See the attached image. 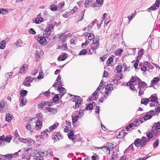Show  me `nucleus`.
Instances as JSON below:
<instances>
[{"instance_id":"f257e3e1","label":"nucleus","mask_w":160,"mask_h":160,"mask_svg":"<svg viewBox=\"0 0 160 160\" xmlns=\"http://www.w3.org/2000/svg\"><path fill=\"white\" fill-rule=\"evenodd\" d=\"M127 85L129 86L130 89L133 92L138 91L140 96L143 94L147 84L137 76L132 77L130 81L127 82Z\"/></svg>"},{"instance_id":"f03ea898","label":"nucleus","mask_w":160,"mask_h":160,"mask_svg":"<svg viewBox=\"0 0 160 160\" xmlns=\"http://www.w3.org/2000/svg\"><path fill=\"white\" fill-rule=\"evenodd\" d=\"M149 141L145 137L143 136L141 138H137L134 141V144L137 147H145L147 142Z\"/></svg>"},{"instance_id":"7ed1b4c3","label":"nucleus","mask_w":160,"mask_h":160,"mask_svg":"<svg viewBox=\"0 0 160 160\" xmlns=\"http://www.w3.org/2000/svg\"><path fill=\"white\" fill-rule=\"evenodd\" d=\"M48 153L47 150H40L36 153V160H43L44 158L48 156Z\"/></svg>"},{"instance_id":"20e7f679","label":"nucleus","mask_w":160,"mask_h":160,"mask_svg":"<svg viewBox=\"0 0 160 160\" xmlns=\"http://www.w3.org/2000/svg\"><path fill=\"white\" fill-rule=\"evenodd\" d=\"M70 96H73L72 95H70ZM73 101L75 102V105L74 108H78L80 106L82 102V98H81L80 97L78 96H73Z\"/></svg>"},{"instance_id":"39448f33","label":"nucleus","mask_w":160,"mask_h":160,"mask_svg":"<svg viewBox=\"0 0 160 160\" xmlns=\"http://www.w3.org/2000/svg\"><path fill=\"white\" fill-rule=\"evenodd\" d=\"M54 26L53 24L50 25L48 28H47L44 30L45 32L43 33V35L45 37L49 36L51 32V29H53Z\"/></svg>"},{"instance_id":"423d86ee","label":"nucleus","mask_w":160,"mask_h":160,"mask_svg":"<svg viewBox=\"0 0 160 160\" xmlns=\"http://www.w3.org/2000/svg\"><path fill=\"white\" fill-rule=\"evenodd\" d=\"M100 44H91V48L88 50V53L89 55L92 54L94 52H96L95 51L99 48Z\"/></svg>"},{"instance_id":"0eeeda50","label":"nucleus","mask_w":160,"mask_h":160,"mask_svg":"<svg viewBox=\"0 0 160 160\" xmlns=\"http://www.w3.org/2000/svg\"><path fill=\"white\" fill-rule=\"evenodd\" d=\"M47 37H45L44 35L43 36H39L37 38V40L41 45H45L47 43V40L46 39V38Z\"/></svg>"},{"instance_id":"6e6552de","label":"nucleus","mask_w":160,"mask_h":160,"mask_svg":"<svg viewBox=\"0 0 160 160\" xmlns=\"http://www.w3.org/2000/svg\"><path fill=\"white\" fill-rule=\"evenodd\" d=\"M153 128L154 130L157 132L154 133L155 135L160 134V123L159 122L155 123Z\"/></svg>"},{"instance_id":"1a4fd4ad","label":"nucleus","mask_w":160,"mask_h":160,"mask_svg":"<svg viewBox=\"0 0 160 160\" xmlns=\"http://www.w3.org/2000/svg\"><path fill=\"white\" fill-rule=\"evenodd\" d=\"M41 13L37 15V17L35 19L34 22L36 24H39L43 22V19L41 17Z\"/></svg>"},{"instance_id":"9d476101","label":"nucleus","mask_w":160,"mask_h":160,"mask_svg":"<svg viewBox=\"0 0 160 160\" xmlns=\"http://www.w3.org/2000/svg\"><path fill=\"white\" fill-rule=\"evenodd\" d=\"M48 133H50L48 130L45 129L41 133V138H47L48 137Z\"/></svg>"},{"instance_id":"9b49d317","label":"nucleus","mask_w":160,"mask_h":160,"mask_svg":"<svg viewBox=\"0 0 160 160\" xmlns=\"http://www.w3.org/2000/svg\"><path fill=\"white\" fill-rule=\"evenodd\" d=\"M62 138L63 136L60 132L56 133L55 135L54 136L53 138L55 142L59 141L60 140L62 139Z\"/></svg>"},{"instance_id":"f8f14e48","label":"nucleus","mask_w":160,"mask_h":160,"mask_svg":"<svg viewBox=\"0 0 160 160\" xmlns=\"http://www.w3.org/2000/svg\"><path fill=\"white\" fill-rule=\"evenodd\" d=\"M160 79H159L158 77H155L153 79L151 80L150 86H154L156 85H157L158 82L160 80Z\"/></svg>"},{"instance_id":"ddd939ff","label":"nucleus","mask_w":160,"mask_h":160,"mask_svg":"<svg viewBox=\"0 0 160 160\" xmlns=\"http://www.w3.org/2000/svg\"><path fill=\"white\" fill-rule=\"evenodd\" d=\"M42 126V123L41 121L39 120H37L36 122L35 129L36 130H39L41 128Z\"/></svg>"},{"instance_id":"4468645a","label":"nucleus","mask_w":160,"mask_h":160,"mask_svg":"<svg viewBox=\"0 0 160 160\" xmlns=\"http://www.w3.org/2000/svg\"><path fill=\"white\" fill-rule=\"evenodd\" d=\"M28 69V65L26 64H24L23 65L22 68H21L19 71L20 73H26Z\"/></svg>"},{"instance_id":"2eb2a0df","label":"nucleus","mask_w":160,"mask_h":160,"mask_svg":"<svg viewBox=\"0 0 160 160\" xmlns=\"http://www.w3.org/2000/svg\"><path fill=\"white\" fill-rule=\"evenodd\" d=\"M126 135V132H125L124 130H122L121 132L118 133L117 136V137L118 138H123L124 136Z\"/></svg>"},{"instance_id":"dca6fc26","label":"nucleus","mask_w":160,"mask_h":160,"mask_svg":"<svg viewBox=\"0 0 160 160\" xmlns=\"http://www.w3.org/2000/svg\"><path fill=\"white\" fill-rule=\"evenodd\" d=\"M149 101H150L151 102H155L157 101V102H158L157 101V96L155 94H153L149 98Z\"/></svg>"},{"instance_id":"f3484780","label":"nucleus","mask_w":160,"mask_h":160,"mask_svg":"<svg viewBox=\"0 0 160 160\" xmlns=\"http://www.w3.org/2000/svg\"><path fill=\"white\" fill-rule=\"evenodd\" d=\"M68 137L69 138L73 141L75 138V136L73 133L72 131L70 132V133L68 134Z\"/></svg>"},{"instance_id":"a211bd4d","label":"nucleus","mask_w":160,"mask_h":160,"mask_svg":"<svg viewBox=\"0 0 160 160\" xmlns=\"http://www.w3.org/2000/svg\"><path fill=\"white\" fill-rule=\"evenodd\" d=\"M144 50L143 49H141L138 53V56L137 57V59H140L141 58V56L144 54Z\"/></svg>"},{"instance_id":"6ab92c4d","label":"nucleus","mask_w":160,"mask_h":160,"mask_svg":"<svg viewBox=\"0 0 160 160\" xmlns=\"http://www.w3.org/2000/svg\"><path fill=\"white\" fill-rule=\"evenodd\" d=\"M113 145V144L112 143H107L106 145V148L110 152L113 150L114 148Z\"/></svg>"},{"instance_id":"aec40b11","label":"nucleus","mask_w":160,"mask_h":160,"mask_svg":"<svg viewBox=\"0 0 160 160\" xmlns=\"http://www.w3.org/2000/svg\"><path fill=\"white\" fill-rule=\"evenodd\" d=\"M118 157V153L116 152L113 151L111 155L110 160H116Z\"/></svg>"},{"instance_id":"412c9836","label":"nucleus","mask_w":160,"mask_h":160,"mask_svg":"<svg viewBox=\"0 0 160 160\" xmlns=\"http://www.w3.org/2000/svg\"><path fill=\"white\" fill-rule=\"evenodd\" d=\"M12 114L8 113L6 115L5 120L6 121L9 122H10L12 118Z\"/></svg>"},{"instance_id":"4be33fe9","label":"nucleus","mask_w":160,"mask_h":160,"mask_svg":"<svg viewBox=\"0 0 160 160\" xmlns=\"http://www.w3.org/2000/svg\"><path fill=\"white\" fill-rule=\"evenodd\" d=\"M23 42L20 39H18L17 40L15 44L18 47H21L22 46Z\"/></svg>"},{"instance_id":"5701e85b","label":"nucleus","mask_w":160,"mask_h":160,"mask_svg":"<svg viewBox=\"0 0 160 160\" xmlns=\"http://www.w3.org/2000/svg\"><path fill=\"white\" fill-rule=\"evenodd\" d=\"M59 125V123H54L53 125L50 126L49 128V130L51 131L54 129H55L56 128L58 127Z\"/></svg>"},{"instance_id":"b1692460","label":"nucleus","mask_w":160,"mask_h":160,"mask_svg":"<svg viewBox=\"0 0 160 160\" xmlns=\"http://www.w3.org/2000/svg\"><path fill=\"white\" fill-rule=\"evenodd\" d=\"M67 58V57L65 55H62L59 56L58 58V61H63L65 60Z\"/></svg>"},{"instance_id":"393cba45","label":"nucleus","mask_w":160,"mask_h":160,"mask_svg":"<svg viewBox=\"0 0 160 160\" xmlns=\"http://www.w3.org/2000/svg\"><path fill=\"white\" fill-rule=\"evenodd\" d=\"M79 118V116L78 115H75L74 116H72V123H75L77 122Z\"/></svg>"},{"instance_id":"a878e982","label":"nucleus","mask_w":160,"mask_h":160,"mask_svg":"<svg viewBox=\"0 0 160 160\" xmlns=\"http://www.w3.org/2000/svg\"><path fill=\"white\" fill-rule=\"evenodd\" d=\"M47 111L49 112H52L55 113L57 112V109L53 108L48 107L47 108Z\"/></svg>"},{"instance_id":"bb28decb","label":"nucleus","mask_w":160,"mask_h":160,"mask_svg":"<svg viewBox=\"0 0 160 160\" xmlns=\"http://www.w3.org/2000/svg\"><path fill=\"white\" fill-rule=\"evenodd\" d=\"M6 45V41L4 40H2L0 42V48L3 49L4 48Z\"/></svg>"},{"instance_id":"cd10ccee","label":"nucleus","mask_w":160,"mask_h":160,"mask_svg":"<svg viewBox=\"0 0 160 160\" xmlns=\"http://www.w3.org/2000/svg\"><path fill=\"white\" fill-rule=\"evenodd\" d=\"M116 70L117 72L118 73L121 72L122 70V66L120 65H118L116 67Z\"/></svg>"},{"instance_id":"c85d7f7f","label":"nucleus","mask_w":160,"mask_h":160,"mask_svg":"<svg viewBox=\"0 0 160 160\" xmlns=\"http://www.w3.org/2000/svg\"><path fill=\"white\" fill-rule=\"evenodd\" d=\"M58 90L59 92L61 94L63 92L64 93V92L66 91L65 89L64 88L61 86L58 87Z\"/></svg>"},{"instance_id":"c756f323","label":"nucleus","mask_w":160,"mask_h":160,"mask_svg":"<svg viewBox=\"0 0 160 160\" xmlns=\"http://www.w3.org/2000/svg\"><path fill=\"white\" fill-rule=\"evenodd\" d=\"M44 74L43 73L42 71L41 70L39 72V74L38 77V79H42L44 78Z\"/></svg>"},{"instance_id":"7c9ffc66","label":"nucleus","mask_w":160,"mask_h":160,"mask_svg":"<svg viewBox=\"0 0 160 160\" xmlns=\"http://www.w3.org/2000/svg\"><path fill=\"white\" fill-rule=\"evenodd\" d=\"M8 13V12L6 9L2 8L0 9V14L4 15Z\"/></svg>"},{"instance_id":"2f4dec72","label":"nucleus","mask_w":160,"mask_h":160,"mask_svg":"<svg viewBox=\"0 0 160 160\" xmlns=\"http://www.w3.org/2000/svg\"><path fill=\"white\" fill-rule=\"evenodd\" d=\"M88 38L89 40L91 41L92 39L95 38V35L93 33H90L89 34Z\"/></svg>"},{"instance_id":"473e14b6","label":"nucleus","mask_w":160,"mask_h":160,"mask_svg":"<svg viewBox=\"0 0 160 160\" xmlns=\"http://www.w3.org/2000/svg\"><path fill=\"white\" fill-rule=\"evenodd\" d=\"M99 38H95L93 39L92 42V43L91 44H100V43L99 42Z\"/></svg>"},{"instance_id":"72a5a7b5","label":"nucleus","mask_w":160,"mask_h":160,"mask_svg":"<svg viewBox=\"0 0 160 160\" xmlns=\"http://www.w3.org/2000/svg\"><path fill=\"white\" fill-rule=\"evenodd\" d=\"M5 103L3 101L0 102V111H2L5 107Z\"/></svg>"},{"instance_id":"f704fd0d","label":"nucleus","mask_w":160,"mask_h":160,"mask_svg":"<svg viewBox=\"0 0 160 160\" xmlns=\"http://www.w3.org/2000/svg\"><path fill=\"white\" fill-rule=\"evenodd\" d=\"M27 103V100L25 98H23L21 102H20V106L21 107V106H23L24 105H25Z\"/></svg>"},{"instance_id":"c9c22d12","label":"nucleus","mask_w":160,"mask_h":160,"mask_svg":"<svg viewBox=\"0 0 160 160\" xmlns=\"http://www.w3.org/2000/svg\"><path fill=\"white\" fill-rule=\"evenodd\" d=\"M38 106L39 108H43L44 106H46L45 105V101H43L39 103L38 104Z\"/></svg>"},{"instance_id":"e433bc0d","label":"nucleus","mask_w":160,"mask_h":160,"mask_svg":"<svg viewBox=\"0 0 160 160\" xmlns=\"http://www.w3.org/2000/svg\"><path fill=\"white\" fill-rule=\"evenodd\" d=\"M100 149H102V150L104 152L107 153H110V151H109V150L107 148L106 146L105 147H102L101 148H99Z\"/></svg>"},{"instance_id":"4c0bfd02","label":"nucleus","mask_w":160,"mask_h":160,"mask_svg":"<svg viewBox=\"0 0 160 160\" xmlns=\"http://www.w3.org/2000/svg\"><path fill=\"white\" fill-rule=\"evenodd\" d=\"M98 92L97 91H95L92 94V96L94 97V98L92 99V100H96L97 99V97H98Z\"/></svg>"},{"instance_id":"58836bf2","label":"nucleus","mask_w":160,"mask_h":160,"mask_svg":"<svg viewBox=\"0 0 160 160\" xmlns=\"http://www.w3.org/2000/svg\"><path fill=\"white\" fill-rule=\"evenodd\" d=\"M113 88L112 86V84H109V85H108L106 88V90H110L111 91V90L113 89Z\"/></svg>"},{"instance_id":"ea45409f","label":"nucleus","mask_w":160,"mask_h":160,"mask_svg":"<svg viewBox=\"0 0 160 160\" xmlns=\"http://www.w3.org/2000/svg\"><path fill=\"white\" fill-rule=\"evenodd\" d=\"M88 51L86 49H83L81 51L78 55H85L87 54Z\"/></svg>"},{"instance_id":"a19ab883","label":"nucleus","mask_w":160,"mask_h":160,"mask_svg":"<svg viewBox=\"0 0 160 160\" xmlns=\"http://www.w3.org/2000/svg\"><path fill=\"white\" fill-rule=\"evenodd\" d=\"M4 141L6 142L9 143L12 139V138L11 137H6L4 139Z\"/></svg>"},{"instance_id":"79ce46f5","label":"nucleus","mask_w":160,"mask_h":160,"mask_svg":"<svg viewBox=\"0 0 160 160\" xmlns=\"http://www.w3.org/2000/svg\"><path fill=\"white\" fill-rule=\"evenodd\" d=\"M149 101L148 99L147 98H145L143 99H142L141 101V103L142 104L146 105L148 102Z\"/></svg>"},{"instance_id":"37998d69","label":"nucleus","mask_w":160,"mask_h":160,"mask_svg":"<svg viewBox=\"0 0 160 160\" xmlns=\"http://www.w3.org/2000/svg\"><path fill=\"white\" fill-rule=\"evenodd\" d=\"M27 91L25 90H23L21 91L20 92V94L21 96L24 97L26 96L27 93Z\"/></svg>"},{"instance_id":"c03bdc74","label":"nucleus","mask_w":160,"mask_h":160,"mask_svg":"<svg viewBox=\"0 0 160 160\" xmlns=\"http://www.w3.org/2000/svg\"><path fill=\"white\" fill-rule=\"evenodd\" d=\"M14 155L13 154H9L5 155L6 159H8L9 160H11L13 157Z\"/></svg>"},{"instance_id":"a18cd8bd","label":"nucleus","mask_w":160,"mask_h":160,"mask_svg":"<svg viewBox=\"0 0 160 160\" xmlns=\"http://www.w3.org/2000/svg\"><path fill=\"white\" fill-rule=\"evenodd\" d=\"M50 9L51 10L53 11H56L57 10V6L54 4L51 5L50 6Z\"/></svg>"},{"instance_id":"49530a36","label":"nucleus","mask_w":160,"mask_h":160,"mask_svg":"<svg viewBox=\"0 0 160 160\" xmlns=\"http://www.w3.org/2000/svg\"><path fill=\"white\" fill-rule=\"evenodd\" d=\"M157 8V7L154 4H153L151 7L149 8L148 9L149 11H153L156 10Z\"/></svg>"},{"instance_id":"de8ad7c7","label":"nucleus","mask_w":160,"mask_h":160,"mask_svg":"<svg viewBox=\"0 0 160 160\" xmlns=\"http://www.w3.org/2000/svg\"><path fill=\"white\" fill-rule=\"evenodd\" d=\"M85 10H84L83 11H82L81 12V15H78V16L79 17V21L81 20L83 18L84 16V14L85 12Z\"/></svg>"},{"instance_id":"09e8293b","label":"nucleus","mask_w":160,"mask_h":160,"mask_svg":"<svg viewBox=\"0 0 160 160\" xmlns=\"http://www.w3.org/2000/svg\"><path fill=\"white\" fill-rule=\"evenodd\" d=\"M152 117V115L150 114H148L145 115L143 117V119L145 120H148L150 118H151Z\"/></svg>"},{"instance_id":"8fccbe9b","label":"nucleus","mask_w":160,"mask_h":160,"mask_svg":"<svg viewBox=\"0 0 160 160\" xmlns=\"http://www.w3.org/2000/svg\"><path fill=\"white\" fill-rule=\"evenodd\" d=\"M134 125V127H136L137 124H134L133 123H131L129 124V125H128V126H127L126 128V129L127 131H128V129L130 128L132 126H133V125Z\"/></svg>"},{"instance_id":"3c124183","label":"nucleus","mask_w":160,"mask_h":160,"mask_svg":"<svg viewBox=\"0 0 160 160\" xmlns=\"http://www.w3.org/2000/svg\"><path fill=\"white\" fill-rule=\"evenodd\" d=\"M111 91L110 90H106L104 95V97L106 98H107L109 95L110 94Z\"/></svg>"},{"instance_id":"603ef678","label":"nucleus","mask_w":160,"mask_h":160,"mask_svg":"<svg viewBox=\"0 0 160 160\" xmlns=\"http://www.w3.org/2000/svg\"><path fill=\"white\" fill-rule=\"evenodd\" d=\"M159 142V141L158 139H157L156 140V141L154 142L153 143V146L154 148H156L158 146Z\"/></svg>"},{"instance_id":"864d4df0","label":"nucleus","mask_w":160,"mask_h":160,"mask_svg":"<svg viewBox=\"0 0 160 160\" xmlns=\"http://www.w3.org/2000/svg\"><path fill=\"white\" fill-rule=\"evenodd\" d=\"M113 59L112 58L109 57L106 62V63L108 64H110L111 62L113 61Z\"/></svg>"},{"instance_id":"5fc2aeb1","label":"nucleus","mask_w":160,"mask_h":160,"mask_svg":"<svg viewBox=\"0 0 160 160\" xmlns=\"http://www.w3.org/2000/svg\"><path fill=\"white\" fill-rule=\"evenodd\" d=\"M92 2V1H89V0H86L85 1V2L84 3V6L86 7H88L89 4L91 3Z\"/></svg>"},{"instance_id":"6e6d98bb","label":"nucleus","mask_w":160,"mask_h":160,"mask_svg":"<svg viewBox=\"0 0 160 160\" xmlns=\"http://www.w3.org/2000/svg\"><path fill=\"white\" fill-rule=\"evenodd\" d=\"M93 108V105L92 104H88L86 106V108L87 110H91Z\"/></svg>"},{"instance_id":"4d7b16f0","label":"nucleus","mask_w":160,"mask_h":160,"mask_svg":"<svg viewBox=\"0 0 160 160\" xmlns=\"http://www.w3.org/2000/svg\"><path fill=\"white\" fill-rule=\"evenodd\" d=\"M26 128L28 130L32 132V128L31 125L30 124L28 123L26 125Z\"/></svg>"},{"instance_id":"13d9d810","label":"nucleus","mask_w":160,"mask_h":160,"mask_svg":"<svg viewBox=\"0 0 160 160\" xmlns=\"http://www.w3.org/2000/svg\"><path fill=\"white\" fill-rule=\"evenodd\" d=\"M147 136L148 138V139L152 138L153 137V134L151 133H148L147 134Z\"/></svg>"},{"instance_id":"bf43d9fd","label":"nucleus","mask_w":160,"mask_h":160,"mask_svg":"<svg viewBox=\"0 0 160 160\" xmlns=\"http://www.w3.org/2000/svg\"><path fill=\"white\" fill-rule=\"evenodd\" d=\"M135 13H132L131 15L130 16H128V19L129 22H130L131 20L134 17Z\"/></svg>"},{"instance_id":"052dcab7","label":"nucleus","mask_w":160,"mask_h":160,"mask_svg":"<svg viewBox=\"0 0 160 160\" xmlns=\"http://www.w3.org/2000/svg\"><path fill=\"white\" fill-rule=\"evenodd\" d=\"M123 67L124 68V71H130V67H127V65L126 64L123 65Z\"/></svg>"},{"instance_id":"680f3d73","label":"nucleus","mask_w":160,"mask_h":160,"mask_svg":"<svg viewBox=\"0 0 160 160\" xmlns=\"http://www.w3.org/2000/svg\"><path fill=\"white\" fill-rule=\"evenodd\" d=\"M92 28V25H89L87 27H85L83 29L84 31H89L90 29H91Z\"/></svg>"},{"instance_id":"e2e57ef3","label":"nucleus","mask_w":160,"mask_h":160,"mask_svg":"<svg viewBox=\"0 0 160 160\" xmlns=\"http://www.w3.org/2000/svg\"><path fill=\"white\" fill-rule=\"evenodd\" d=\"M29 33L33 35H35L36 34V32L32 28H30L29 31Z\"/></svg>"},{"instance_id":"0e129e2a","label":"nucleus","mask_w":160,"mask_h":160,"mask_svg":"<svg viewBox=\"0 0 160 160\" xmlns=\"http://www.w3.org/2000/svg\"><path fill=\"white\" fill-rule=\"evenodd\" d=\"M154 4L157 7V8H158L160 6V0H157Z\"/></svg>"},{"instance_id":"69168bd1","label":"nucleus","mask_w":160,"mask_h":160,"mask_svg":"<svg viewBox=\"0 0 160 160\" xmlns=\"http://www.w3.org/2000/svg\"><path fill=\"white\" fill-rule=\"evenodd\" d=\"M62 49L64 51L67 50L68 49V46L67 43L64 44V45L62 46Z\"/></svg>"},{"instance_id":"338daca9","label":"nucleus","mask_w":160,"mask_h":160,"mask_svg":"<svg viewBox=\"0 0 160 160\" xmlns=\"http://www.w3.org/2000/svg\"><path fill=\"white\" fill-rule=\"evenodd\" d=\"M59 97L57 95H56L53 98V100L54 102L58 101L59 100Z\"/></svg>"},{"instance_id":"774afa93","label":"nucleus","mask_w":160,"mask_h":160,"mask_svg":"<svg viewBox=\"0 0 160 160\" xmlns=\"http://www.w3.org/2000/svg\"><path fill=\"white\" fill-rule=\"evenodd\" d=\"M91 158L92 160H98V157L97 155L96 156H93L91 157Z\"/></svg>"}]
</instances>
